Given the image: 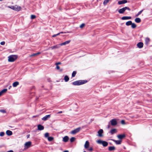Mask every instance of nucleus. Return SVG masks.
I'll return each instance as SVG.
<instances>
[{
  "mask_svg": "<svg viewBox=\"0 0 152 152\" xmlns=\"http://www.w3.org/2000/svg\"><path fill=\"white\" fill-rule=\"evenodd\" d=\"M88 82L87 80H80L73 82L72 84L74 86H80Z\"/></svg>",
  "mask_w": 152,
  "mask_h": 152,
  "instance_id": "nucleus-1",
  "label": "nucleus"
},
{
  "mask_svg": "<svg viewBox=\"0 0 152 152\" xmlns=\"http://www.w3.org/2000/svg\"><path fill=\"white\" fill-rule=\"evenodd\" d=\"M97 142L100 144H102L103 146L105 147L108 145V143L107 141H103L101 140H99L96 141Z\"/></svg>",
  "mask_w": 152,
  "mask_h": 152,
  "instance_id": "nucleus-2",
  "label": "nucleus"
},
{
  "mask_svg": "<svg viewBox=\"0 0 152 152\" xmlns=\"http://www.w3.org/2000/svg\"><path fill=\"white\" fill-rule=\"evenodd\" d=\"M10 9L15 11H19L21 10V7L20 6L15 5V6H10Z\"/></svg>",
  "mask_w": 152,
  "mask_h": 152,
  "instance_id": "nucleus-3",
  "label": "nucleus"
},
{
  "mask_svg": "<svg viewBox=\"0 0 152 152\" xmlns=\"http://www.w3.org/2000/svg\"><path fill=\"white\" fill-rule=\"evenodd\" d=\"M18 57L17 55H10V62L14 61Z\"/></svg>",
  "mask_w": 152,
  "mask_h": 152,
  "instance_id": "nucleus-4",
  "label": "nucleus"
},
{
  "mask_svg": "<svg viewBox=\"0 0 152 152\" xmlns=\"http://www.w3.org/2000/svg\"><path fill=\"white\" fill-rule=\"evenodd\" d=\"M111 124L112 126H115L117 125L118 122L115 118L112 119L110 121Z\"/></svg>",
  "mask_w": 152,
  "mask_h": 152,
  "instance_id": "nucleus-5",
  "label": "nucleus"
},
{
  "mask_svg": "<svg viewBox=\"0 0 152 152\" xmlns=\"http://www.w3.org/2000/svg\"><path fill=\"white\" fill-rule=\"evenodd\" d=\"M24 148L27 149L30 148L31 145V141H28L25 143L24 145Z\"/></svg>",
  "mask_w": 152,
  "mask_h": 152,
  "instance_id": "nucleus-6",
  "label": "nucleus"
},
{
  "mask_svg": "<svg viewBox=\"0 0 152 152\" xmlns=\"http://www.w3.org/2000/svg\"><path fill=\"white\" fill-rule=\"evenodd\" d=\"M81 128L80 127H78L74 130H72L71 133L73 134H75L80 131Z\"/></svg>",
  "mask_w": 152,
  "mask_h": 152,
  "instance_id": "nucleus-7",
  "label": "nucleus"
},
{
  "mask_svg": "<svg viewBox=\"0 0 152 152\" xmlns=\"http://www.w3.org/2000/svg\"><path fill=\"white\" fill-rule=\"evenodd\" d=\"M98 134L97 136L99 137H102L103 136V131L102 129H100L98 131Z\"/></svg>",
  "mask_w": 152,
  "mask_h": 152,
  "instance_id": "nucleus-8",
  "label": "nucleus"
},
{
  "mask_svg": "<svg viewBox=\"0 0 152 152\" xmlns=\"http://www.w3.org/2000/svg\"><path fill=\"white\" fill-rule=\"evenodd\" d=\"M118 138L120 140H122V139L126 137V135L125 134H120L118 135L117 136Z\"/></svg>",
  "mask_w": 152,
  "mask_h": 152,
  "instance_id": "nucleus-9",
  "label": "nucleus"
},
{
  "mask_svg": "<svg viewBox=\"0 0 152 152\" xmlns=\"http://www.w3.org/2000/svg\"><path fill=\"white\" fill-rule=\"evenodd\" d=\"M50 115H47L44 117L43 118H42V120H43L44 121H46L47 120H48V119L50 118Z\"/></svg>",
  "mask_w": 152,
  "mask_h": 152,
  "instance_id": "nucleus-10",
  "label": "nucleus"
},
{
  "mask_svg": "<svg viewBox=\"0 0 152 152\" xmlns=\"http://www.w3.org/2000/svg\"><path fill=\"white\" fill-rule=\"evenodd\" d=\"M128 2L127 0H122L119 1L118 2V4L119 5H121L123 4H125Z\"/></svg>",
  "mask_w": 152,
  "mask_h": 152,
  "instance_id": "nucleus-11",
  "label": "nucleus"
},
{
  "mask_svg": "<svg viewBox=\"0 0 152 152\" xmlns=\"http://www.w3.org/2000/svg\"><path fill=\"white\" fill-rule=\"evenodd\" d=\"M61 45L60 44H58L52 46L51 47V48L52 49H57L59 48L61 46Z\"/></svg>",
  "mask_w": 152,
  "mask_h": 152,
  "instance_id": "nucleus-12",
  "label": "nucleus"
},
{
  "mask_svg": "<svg viewBox=\"0 0 152 152\" xmlns=\"http://www.w3.org/2000/svg\"><path fill=\"white\" fill-rule=\"evenodd\" d=\"M137 46L139 48H142L143 47V44L142 42H140L137 44Z\"/></svg>",
  "mask_w": 152,
  "mask_h": 152,
  "instance_id": "nucleus-13",
  "label": "nucleus"
},
{
  "mask_svg": "<svg viewBox=\"0 0 152 152\" xmlns=\"http://www.w3.org/2000/svg\"><path fill=\"white\" fill-rule=\"evenodd\" d=\"M125 10V7H124L119 9L118 10V12L120 14H123L124 13Z\"/></svg>",
  "mask_w": 152,
  "mask_h": 152,
  "instance_id": "nucleus-14",
  "label": "nucleus"
},
{
  "mask_svg": "<svg viewBox=\"0 0 152 152\" xmlns=\"http://www.w3.org/2000/svg\"><path fill=\"white\" fill-rule=\"evenodd\" d=\"M38 130H42L44 129V127L41 124H39L37 125Z\"/></svg>",
  "mask_w": 152,
  "mask_h": 152,
  "instance_id": "nucleus-15",
  "label": "nucleus"
},
{
  "mask_svg": "<svg viewBox=\"0 0 152 152\" xmlns=\"http://www.w3.org/2000/svg\"><path fill=\"white\" fill-rule=\"evenodd\" d=\"M111 140L113 141H114V142H115V143L117 145H120V144L121 143V142H122V140H114V139H111Z\"/></svg>",
  "mask_w": 152,
  "mask_h": 152,
  "instance_id": "nucleus-16",
  "label": "nucleus"
},
{
  "mask_svg": "<svg viewBox=\"0 0 152 152\" xmlns=\"http://www.w3.org/2000/svg\"><path fill=\"white\" fill-rule=\"evenodd\" d=\"M89 145V143L88 141H86V142L84 145V147L86 149H88Z\"/></svg>",
  "mask_w": 152,
  "mask_h": 152,
  "instance_id": "nucleus-17",
  "label": "nucleus"
},
{
  "mask_svg": "<svg viewBox=\"0 0 152 152\" xmlns=\"http://www.w3.org/2000/svg\"><path fill=\"white\" fill-rule=\"evenodd\" d=\"M69 140V137L68 136H66L63 138V141L64 142H67Z\"/></svg>",
  "mask_w": 152,
  "mask_h": 152,
  "instance_id": "nucleus-18",
  "label": "nucleus"
},
{
  "mask_svg": "<svg viewBox=\"0 0 152 152\" xmlns=\"http://www.w3.org/2000/svg\"><path fill=\"white\" fill-rule=\"evenodd\" d=\"M132 17L131 16H124L121 18L122 20H126L131 19Z\"/></svg>",
  "mask_w": 152,
  "mask_h": 152,
  "instance_id": "nucleus-19",
  "label": "nucleus"
},
{
  "mask_svg": "<svg viewBox=\"0 0 152 152\" xmlns=\"http://www.w3.org/2000/svg\"><path fill=\"white\" fill-rule=\"evenodd\" d=\"M108 150L110 151H114L115 149V148L114 146H110L108 147Z\"/></svg>",
  "mask_w": 152,
  "mask_h": 152,
  "instance_id": "nucleus-20",
  "label": "nucleus"
},
{
  "mask_svg": "<svg viewBox=\"0 0 152 152\" xmlns=\"http://www.w3.org/2000/svg\"><path fill=\"white\" fill-rule=\"evenodd\" d=\"M70 41H71L70 40H69L66 41L64 42L61 43L60 44L61 45V46H62V45H65L67 44H69V43H70Z\"/></svg>",
  "mask_w": 152,
  "mask_h": 152,
  "instance_id": "nucleus-21",
  "label": "nucleus"
},
{
  "mask_svg": "<svg viewBox=\"0 0 152 152\" xmlns=\"http://www.w3.org/2000/svg\"><path fill=\"white\" fill-rule=\"evenodd\" d=\"M135 21L137 23H139L141 22V20L140 18H137L135 19Z\"/></svg>",
  "mask_w": 152,
  "mask_h": 152,
  "instance_id": "nucleus-22",
  "label": "nucleus"
},
{
  "mask_svg": "<svg viewBox=\"0 0 152 152\" xmlns=\"http://www.w3.org/2000/svg\"><path fill=\"white\" fill-rule=\"evenodd\" d=\"M145 44L146 45H148V44L149 42H150V39L149 38L147 37L146 38L145 40Z\"/></svg>",
  "mask_w": 152,
  "mask_h": 152,
  "instance_id": "nucleus-23",
  "label": "nucleus"
},
{
  "mask_svg": "<svg viewBox=\"0 0 152 152\" xmlns=\"http://www.w3.org/2000/svg\"><path fill=\"white\" fill-rule=\"evenodd\" d=\"M7 91V89L5 88L3 89L1 91H0L1 94L3 95L4 94L6 93Z\"/></svg>",
  "mask_w": 152,
  "mask_h": 152,
  "instance_id": "nucleus-24",
  "label": "nucleus"
},
{
  "mask_svg": "<svg viewBox=\"0 0 152 152\" xmlns=\"http://www.w3.org/2000/svg\"><path fill=\"white\" fill-rule=\"evenodd\" d=\"M64 80L65 82H67L69 80V77L67 75H66L64 77Z\"/></svg>",
  "mask_w": 152,
  "mask_h": 152,
  "instance_id": "nucleus-25",
  "label": "nucleus"
},
{
  "mask_svg": "<svg viewBox=\"0 0 152 152\" xmlns=\"http://www.w3.org/2000/svg\"><path fill=\"white\" fill-rule=\"evenodd\" d=\"M116 129H113L111 130L110 132L111 133V134H113L115 133H116Z\"/></svg>",
  "mask_w": 152,
  "mask_h": 152,
  "instance_id": "nucleus-26",
  "label": "nucleus"
},
{
  "mask_svg": "<svg viewBox=\"0 0 152 152\" xmlns=\"http://www.w3.org/2000/svg\"><path fill=\"white\" fill-rule=\"evenodd\" d=\"M19 84V83L18 81H16L14 82L13 83L12 86L14 87H16Z\"/></svg>",
  "mask_w": 152,
  "mask_h": 152,
  "instance_id": "nucleus-27",
  "label": "nucleus"
},
{
  "mask_svg": "<svg viewBox=\"0 0 152 152\" xmlns=\"http://www.w3.org/2000/svg\"><path fill=\"white\" fill-rule=\"evenodd\" d=\"M132 24V22L131 21H129L127 22L126 23V25L127 26L131 25Z\"/></svg>",
  "mask_w": 152,
  "mask_h": 152,
  "instance_id": "nucleus-28",
  "label": "nucleus"
},
{
  "mask_svg": "<svg viewBox=\"0 0 152 152\" xmlns=\"http://www.w3.org/2000/svg\"><path fill=\"white\" fill-rule=\"evenodd\" d=\"M40 54V53L39 52H38L36 53H33V54H31V55H30V56L33 57V56H37L39 54Z\"/></svg>",
  "mask_w": 152,
  "mask_h": 152,
  "instance_id": "nucleus-29",
  "label": "nucleus"
},
{
  "mask_svg": "<svg viewBox=\"0 0 152 152\" xmlns=\"http://www.w3.org/2000/svg\"><path fill=\"white\" fill-rule=\"evenodd\" d=\"M131 25V27L132 28H136L137 26L134 23H132V24Z\"/></svg>",
  "mask_w": 152,
  "mask_h": 152,
  "instance_id": "nucleus-30",
  "label": "nucleus"
},
{
  "mask_svg": "<svg viewBox=\"0 0 152 152\" xmlns=\"http://www.w3.org/2000/svg\"><path fill=\"white\" fill-rule=\"evenodd\" d=\"M48 140L49 141H53V139H54V138L53 137H48Z\"/></svg>",
  "mask_w": 152,
  "mask_h": 152,
  "instance_id": "nucleus-31",
  "label": "nucleus"
},
{
  "mask_svg": "<svg viewBox=\"0 0 152 152\" xmlns=\"http://www.w3.org/2000/svg\"><path fill=\"white\" fill-rule=\"evenodd\" d=\"M76 71H74L72 73V77H75L76 75Z\"/></svg>",
  "mask_w": 152,
  "mask_h": 152,
  "instance_id": "nucleus-32",
  "label": "nucleus"
},
{
  "mask_svg": "<svg viewBox=\"0 0 152 152\" xmlns=\"http://www.w3.org/2000/svg\"><path fill=\"white\" fill-rule=\"evenodd\" d=\"M143 10H142L140 12H139L136 15L135 17L138 16L140 15L142 13V12H143Z\"/></svg>",
  "mask_w": 152,
  "mask_h": 152,
  "instance_id": "nucleus-33",
  "label": "nucleus"
},
{
  "mask_svg": "<svg viewBox=\"0 0 152 152\" xmlns=\"http://www.w3.org/2000/svg\"><path fill=\"white\" fill-rule=\"evenodd\" d=\"M75 137H72L70 139V141L71 142H72L75 140Z\"/></svg>",
  "mask_w": 152,
  "mask_h": 152,
  "instance_id": "nucleus-34",
  "label": "nucleus"
},
{
  "mask_svg": "<svg viewBox=\"0 0 152 152\" xmlns=\"http://www.w3.org/2000/svg\"><path fill=\"white\" fill-rule=\"evenodd\" d=\"M45 138H48L49 137V133L48 132L46 133L45 134Z\"/></svg>",
  "mask_w": 152,
  "mask_h": 152,
  "instance_id": "nucleus-35",
  "label": "nucleus"
},
{
  "mask_svg": "<svg viewBox=\"0 0 152 152\" xmlns=\"http://www.w3.org/2000/svg\"><path fill=\"white\" fill-rule=\"evenodd\" d=\"M109 1L108 0H105L103 2V4L104 5H106L108 2Z\"/></svg>",
  "mask_w": 152,
  "mask_h": 152,
  "instance_id": "nucleus-36",
  "label": "nucleus"
},
{
  "mask_svg": "<svg viewBox=\"0 0 152 152\" xmlns=\"http://www.w3.org/2000/svg\"><path fill=\"white\" fill-rule=\"evenodd\" d=\"M36 18V16L33 15H31V18L32 19H35Z\"/></svg>",
  "mask_w": 152,
  "mask_h": 152,
  "instance_id": "nucleus-37",
  "label": "nucleus"
},
{
  "mask_svg": "<svg viewBox=\"0 0 152 152\" xmlns=\"http://www.w3.org/2000/svg\"><path fill=\"white\" fill-rule=\"evenodd\" d=\"M4 135V132H1L0 133V136L2 137Z\"/></svg>",
  "mask_w": 152,
  "mask_h": 152,
  "instance_id": "nucleus-38",
  "label": "nucleus"
},
{
  "mask_svg": "<svg viewBox=\"0 0 152 152\" xmlns=\"http://www.w3.org/2000/svg\"><path fill=\"white\" fill-rule=\"evenodd\" d=\"M125 10H128L129 11H130L131 10V9H130V8L128 7H125Z\"/></svg>",
  "mask_w": 152,
  "mask_h": 152,
  "instance_id": "nucleus-39",
  "label": "nucleus"
},
{
  "mask_svg": "<svg viewBox=\"0 0 152 152\" xmlns=\"http://www.w3.org/2000/svg\"><path fill=\"white\" fill-rule=\"evenodd\" d=\"M85 26V24L84 23H82V24L80 26V27L81 28H83V27L84 26Z\"/></svg>",
  "mask_w": 152,
  "mask_h": 152,
  "instance_id": "nucleus-40",
  "label": "nucleus"
},
{
  "mask_svg": "<svg viewBox=\"0 0 152 152\" xmlns=\"http://www.w3.org/2000/svg\"><path fill=\"white\" fill-rule=\"evenodd\" d=\"M6 133L7 135L10 136V130H7L6 132Z\"/></svg>",
  "mask_w": 152,
  "mask_h": 152,
  "instance_id": "nucleus-41",
  "label": "nucleus"
},
{
  "mask_svg": "<svg viewBox=\"0 0 152 152\" xmlns=\"http://www.w3.org/2000/svg\"><path fill=\"white\" fill-rule=\"evenodd\" d=\"M88 150L89 151H93V149L92 147H91L89 148L88 149Z\"/></svg>",
  "mask_w": 152,
  "mask_h": 152,
  "instance_id": "nucleus-42",
  "label": "nucleus"
},
{
  "mask_svg": "<svg viewBox=\"0 0 152 152\" xmlns=\"http://www.w3.org/2000/svg\"><path fill=\"white\" fill-rule=\"evenodd\" d=\"M121 123L122 124H125V121L124 120H122L121 121Z\"/></svg>",
  "mask_w": 152,
  "mask_h": 152,
  "instance_id": "nucleus-43",
  "label": "nucleus"
},
{
  "mask_svg": "<svg viewBox=\"0 0 152 152\" xmlns=\"http://www.w3.org/2000/svg\"><path fill=\"white\" fill-rule=\"evenodd\" d=\"M59 35V34L58 33V34H57L53 35L52 37H56V36L58 35Z\"/></svg>",
  "mask_w": 152,
  "mask_h": 152,
  "instance_id": "nucleus-44",
  "label": "nucleus"
},
{
  "mask_svg": "<svg viewBox=\"0 0 152 152\" xmlns=\"http://www.w3.org/2000/svg\"><path fill=\"white\" fill-rule=\"evenodd\" d=\"M61 63L60 62H58L56 63L55 64V65H58L59 64H61Z\"/></svg>",
  "mask_w": 152,
  "mask_h": 152,
  "instance_id": "nucleus-45",
  "label": "nucleus"
},
{
  "mask_svg": "<svg viewBox=\"0 0 152 152\" xmlns=\"http://www.w3.org/2000/svg\"><path fill=\"white\" fill-rule=\"evenodd\" d=\"M5 44V42L4 41L1 42L0 43V44L2 45H4Z\"/></svg>",
  "mask_w": 152,
  "mask_h": 152,
  "instance_id": "nucleus-46",
  "label": "nucleus"
},
{
  "mask_svg": "<svg viewBox=\"0 0 152 152\" xmlns=\"http://www.w3.org/2000/svg\"><path fill=\"white\" fill-rule=\"evenodd\" d=\"M56 68L57 70H59L60 69V67L58 65H56Z\"/></svg>",
  "mask_w": 152,
  "mask_h": 152,
  "instance_id": "nucleus-47",
  "label": "nucleus"
},
{
  "mask_svg": "<svg viewBox=\"0 0 152 152\" xmlns=\"http://www.w3.org/2000/svg\"><path fill=\"white\" fill-rule=\"evenodd\" d=\"M38 116H39V115H36L33 116H32V118H36V117H38Z\"/></svg>",
  "mask_w": 152,
  "mask_h": 152,
  "instance_id": "nucleus-48",
  "label": "nucleus"
},
{
  "mask_svg": "<svg viewBox=\"0 0 152 152\" xmlns=\"http://www.w3.org/2000/svg\"><path fill=\"white\" fill-rule=\"evenodd\" d=\"M30 134H28L27 135V138H28L29 137H30Z\"/></svg>",
  "mask_w": 152,
  "mask_h": 152,
  "instance_id": "nucleus-49",
  "label": "nucleus"
},
{
  "mask_svg": "<svg viewBox=\"0 0 152 152\" xmlns=\"http://www.w3.org/2000/svg\"><path fill=\"white\" fill-rule=\"evenodd\" d=\"M66 33V32H61L60 33H58L59 34H63V33Z\"/></svg>",
  "mask_w": 152,
  "mask_h": 152,
  "instance_id": "nucleus-50",
  "label": "nucleus"
},
{
  "mask_svg": "<svg viewBox=\"0 0 152 152\" xmlns=\"http://www.w3.org/2000/svg\"><path fill=\"white\" fill-rule=\"evenodd\" d=\"M1 111L3 113H5L6 112L4 110H1Z\"/></svg>",
  "mask_w": 152,
  "mask_h": 152,
  "instance_id": "nucleus-51",
  "label": "nucleus"
},
{
  "mask_svg": "<svg viewBox=\"0 0 152 152\" xmlns=\"http://www.w3.org/2000/svg\"><path fill=\"white\" fill-rule=\"evenodd\" d=\"M12 132L11 131H10V136L12 135Z\"/></svg>",
  "mask_w": 152,
  "mask_h": 152,
  "instance_id": "nucleus-52",
  "label": "nucleus"
},
{
  "mask_svg": "<svg viewBox=\"0 0 152 152\" xmlns=\"http://www.w3.org/2000/svg\"><path fill=\"white\" fill-rule=\"evenodd\" d=\"M59 70V71L60 72H62L63 71V69H60Z\"/></svg>",
  "mask_w": 152,
  "mask_h": 152,
  "instance_id": "nucleus-53",
  "label": "nucleus"
},
{
  "mask_svg": "<svg viewBox=\"0 0 152 152\" xmlns=\"http://www.w3.org/2000/svg\"><path fill=\"white\" fill-rule=\"evenodd\" d=\"M8 61L10 62V56H8Z\"/></svg>",
  "mask_w": 152,
  "mask_h": 152,
  "instance_id": "nucleus-54",
  "label": "nucleus"
},
{
  "mask_svg": "<svg viewBox=\"0 0 152 152\" xmlns=\"http://www.w3.org/2000/svg\"><path fill=\"white\" fill-rule=\"evenodd\" d=\"M62 113V112L61 111L59 112L58 113Z\"/></svg>",
  "mask_w": 152,
  "mask_h": 152,
  "instance_id": "nucleus-55",
  "label": "nucleus"
},
{
  "mask_svg": "<svg viewBox=\"0 0 152 152\" xmlns=\"http://www.w3.org/2000/svg\"><path fill=\"white\" fill-rule=\"evenodd\" d=\"M48 82H50V81H50V79H48Z\"/></svg>",
  "mask_w": 152,
  "mask_h": 152,
  "instance_id": "nucleus-56",
  "label": "nucleus"
},
{
  "mask_svg": "<svg viewBox=\"0 0 152 152\" xmlns=\"http://www.w3.org/2000/svg\"><path fill=\"white\" fill-rule=\"evenodd\" d=\"M64 152H69V151L67 150H65L64 151Z\"/></svg>",
  "mask_w": 152,
  "mask_h": 152,
  "instance_id": "nucleus-57",
  "label": "nucleus"
},
{
  "mask_svg": "<svg viewBox=\"0 0 152 152\" xmlns=\"http://www.w3.org/2000/svg\"><path fill=\"white\" fill-rule=\"evenodd\" d=\"M110 125H108V129H109V128H110Z\"/></svg>",
  "mask_w": 152,
  "mask_h": 152,
  "instance_id": "nucleus-58",
  "label": "nucleus"
},
{
  "mask_svg": "<svg viewBox=\"0 0 152 152\" xmlns=\"http://www.w3.org/2000/svg\"><path fill=\"white\" fill-rule=\"evenodd\" d=\"M2 95V94H1V92L0 91V96H1Z\"/></svg>",
  "mask_w": 152,
  "mask_h": 152,
  "instance_id": "nucleus-59",
  "label": "nucleus"
},
{
  "mask_svg": "<svg viewBox=\"0 0 152 152\" xmlns=\"http://www.w3.org/2000/svg\"><path fill=\"white\" fill-rule=\"evenodd\" d=\"M10 152H14L12 150H10Z\"/></svg>",
  "mask_w": 152,
  "mask_h": 152,
  "instance_id": "nucleus-60",
  "label": "nucleus"
},
{
  "mask_svg": "<svg viewBox=\"0 0 152 152\" xmlns=\"http://www.w3.org/2000/svg\"><path fill=\"white\" fill-rule=\"evenodd\" d=\"M3 1V0H0V1Z\"/></svg>",
  "mask_w": 152,
  "mask_h": 152,
  "instance_id": "nucleus-61",
  "label": "nucleus"
},
{
  "mask_svg": "<svg viewBox=\"0 0 152 152\" xmlns=\"http://www.w3.org/2000/svg\"><path fill=\"white\" fill-rule=\"evenodd\" d=\"M110 143V145H112V144H111V143Z\"/></svg>",
  "mask_w": 152,
  "mask_h": 152,
  "instance_id": "nucleus-62",
  "label": "nucleus"
},
{
  "mask_svg": "<svg viewBox=\"0 0 152 152\" xmlns=\"http://www.w3.org/2000/svg\"><path fill=\"white\" fill-rule=\"evenodd\" d=\"M7 152H10V151H8Z\"/></svg>",
  "mask_w": 152,
  "mask_h": 152,
  "instance_id": "nucleus-63",
  "label": "nucleus"
},
{
  "mask_svg": "<svg viewBox=\"0 0 152 152\" xmlns=\"http://www.w3.org/2000/svg\"><path fill=\"white\" fill-rule=\"evenodd\" d=\"M83 152H86V151H83Z\"/></svg>",
  "mask_w": 152,
  "mask_h": 152,
  "instance_id": "nucleus-64",
  "label": "nucleus"
}]
</instances>
